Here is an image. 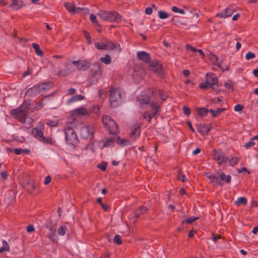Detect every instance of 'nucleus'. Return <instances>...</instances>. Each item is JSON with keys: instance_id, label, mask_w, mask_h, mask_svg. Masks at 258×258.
I'll return each instance as SVG.
<instances>
[{"instance_id": "60", "label": "nucleus", "mask_w": 258, "mask_h": 258, "mask_svg": "<svg viewBox=\"0 0 258 258\" xmlns=\"http://www.w3.org/2000/svg\"><path fill=\"white\" fill-rule=\"evenodd\" d=\"M138 210L140 212L141 214H144L147 212L148 209L146 207L141 206Z\"/></svg>"}, {"instance_id": "5", "label": "nucleus", "mask_w": 258, "mask_h": 258, "mask_svg": "<svg viewBox=\"0 0 258 258\" xmlns=\"http://www.w3.org/2000/svg\"><path fill=\"white\" fill-rule=\"evenodd\" d=\"M150 105L152 106V109L150 113L146 112L144 114V117L148 122H150L152 117L155 116L159 111H160V105L158 102L156 100H152L150 103Z\"/></svg>"}, {"instance_id": "34", "label": "nucleus", "mask_w": 258, "mask_h": 258, "mask_svg": "<svg viewBox=\"0 0 258 258\" xmlns=\"http://www.w3.org/2000/svg\"><path fill=\"white\" fill-rule=\"evenodd\" d=\"M200 88L202 89H207L208 88H214V86L212 85L206 79V81L205 82L202 83L200 84Z\"/></svg>"}, {"instance_id": "53", "label": "nucleus", "mask_w": 258, "mask_h": 258, "mask_svg": "<svg viewBox=\"0 0 258 258\" xmlns=\"http://www.w3.org/2000/svg\"><path fill=\"white\" fill-rule=\"evenodd\" d=\"M107 165V162H102L100 164L97 165V167L102 171H105Z\"/></svg>"}, {"instance_id": "28", "label": "nucleus", "mask_w": 258, "mask_h": 258, "mask_svg": "<svg viewBox=\"0 0 258 258\" xmlns=\"http://www.w3.org/2000/svg\"><path fill=\"white\" fill-rule=\"evenodd\" d=\"M197 111L202 117H204L208 114L210 110L205 107H199L197 108Z\"/></svg>"}, {"instance_id": "14", "label": "nucleus", "mask_w": 258, "mask_h": 258, "mask_svg": "<svg viewBox=\"0 0 258 258\" xmlns=\"http://www.w3.org/2000/svg\"><path fill=\"white\" fill-rule=\"evenodd\" d=\"M81 135L85 139L91 138L93 136V128L88 126H84L81 130Z\"/></svg>"}, {"instance_id": "19", "label": "nucleus", "mask_w": 258, "mask_h": 258, "mask_svg": "<svg viewBox=\"0 0 258 258\" xmlns=\"http://www.w3.org/2000/svg\"><path fill=\"white\" fill-rule=\"evenodd\" d=\"M64 7L68 11L72 13H78L82 10L80 8H76L74 4L71 3H64Z\"/></svg>"}, {"instance_id": "21", "label": "nucleus", "mask_w": 258, "mask_h": 258, "mask_svg": "<svg viewBox=\"0 0 258 258\" xmlns=\"http://www.w3.org/2000/svg\"><path fill=\"white\" fill-rule=\"evenodd\" d=\"M106 50H113L116 49L119 52L121 51L120 46L117 43H114L112 41L106 42Z\"/></svg>"}, {"instance_id": "32", "label": "nucleus", "mask_w": 258, "mask_h": 258, "mask_svg": "<svg viewBox=\"0 0 258 258\" xmlns=\"http://www.w3.org/2000/svg\"><path fill=\"white\" fill-rule=\"evenodd\" d=\"M85 97L82 95H77L73 96L72 98L68 100V103H71L73 102H76L78 101H80L83 100Z\"/></svg>"}, {"instance_id": "49", "label": "nucleus", "mask_w": 258, "mask_h": 258, "mask_svg": "<svg viewBox=\"0 0 258 258\" xmlns=\"http://www.w3.org/2000/svg\"><path fill=\"white\" fill-rule=\"evenodd\" d=\"M178 175L177 176V178L178 180H181L182 182H185L187 180V179L186 178L184 175L181 174V170H178Z\"/></svg>"}, {"instance_id": "6", "label": "nucleus", "mask_w": 258, "mask_h": 258, "mask_svg": "<svg viewBox=\"0 0 258 258\" xmlns=\"http://www.w3.org/2000/svg\"><path fill=\"white\" fill-rule=\"evenodd\" d=\"M28 110H25L22 107L13 109L11 111V114L15 118H17L20 121L24 123L26 121Z\"/></svg>"}, {"instance_id": "11", "label": "nucleus", "mask_w": 258, "mask_h": 258, "mask_svg": "<svg viewBox=\"0 0 258 258\" xmlns=\"http://www.w3.org/2000/svg\"><path fill=\"white\" fill-rule=\"evenodd\" d=\"M89 115V111L87 110L86 108L81 107L78 108L72 111V117L73 120H75L74 116L75 115L78 116H88Z\"/></svg>"}, {"instance_id": "58", "label": "nucleus", "mask_w": 258, "mask_h": 258, "mask_svg": "<svg viewBox=\"0 0 258 258\" xmlns=\"http://www.w3.org/2000/svg\"><path fill=\"white\" fill-rule=\"evenodd\" d=\"M35 129L36 130L35 137L39 140V139L41 138L44 136L43 132L41 130H37L36 128H35Z\"/></svg>"}, {"instance_id": "23", "label": "nucleus", "mask_w": 258, "mask_h": 258, "mask_svg": "<svg viewBox=\"0 0 258 258\" xmlns=\"http://www.w3.org/2000/svg\"><path fill=\"white\" fill-rule=\"evenodd\" d=\"M173 24L180 28H183L187 26V24L182 20L179 19L177 16L173 17L171 20Z\"/></svg>"}, {"instance_id": "37", "label": "nucleus", "mask_w": 258, "mask_h": 258, "mask_svg": "<svg viewBox=\"0 0 258 258\" xmlns=\"http://www.w3.org/2000/svg\"><path fill=\"white\" fill-rule=\"evenodd\" d=\"M32 47L35 49L36 53L40 56H42L43 55V52L40 49L39 46L38 44L33 43L32 44Z\"/></svg>"}, {"instance_id": "59", "label": "nucleus", "mask_w": 258, "mask_h": 258, "mask_svg": "<svg viewBox=\"0 0 258 258\" xmlns=\"http://www.w3.org/2000/svg\"><path fill=\"white\" fill-rule=\"evenodd\" d=\"M255 144V142L253 141H252L251 139H250V140L249 141V142L245 144L244 147L246 149H248L250 147L253 146Z\"/></svg>"}, {"instance_id": "18", "label": "nucleus", "mask_w": 258, "mask_h": 258, "mask_svg": "<svg viewBox=\"0 0 258 258\" xmlns=\"http://www.w3.org/2000/svg\"><path fill=\"white\" fill-rule=\"evenodd\" d=\"M197 128L198 131L203 136L207 135L210 130L208 125L206 123L197 124Z\"/></svg>"}, {"instance_id": "42", "label": "nucleus", "mask_w": 258, "mask_h": 258, "mask_svg": "<svg viewBox=\"0 0 258 258\" xmlns=\"http://www.w3.org/2000/svg\"><path fill=\"white\" fill-rule=\"evenodd\" d=\"M199 219L198 217H190L185 219L184 221L182 222V225H183L184 223H189L190 224L196 221V220H198Z\"/></svg>"}, {"instance_id": "13", "label": "nucleus", "mask_w": 258, "mask_h": 258, "mask_svg": "<svg viewBox=\"0 0 258 258\" xmlns=\"http://www.w3.org/2000/svg\"><path fill=\"white\" fill-rule=\"evenodd\" d=\"M40 93L39 86L38 85H36L28 89L25 94L29 97H34L37 96Z\"/></svg>"}, {"instance_id": "35", "label": "nucleus", "mask_w": 258, "mask_h": 258, "mask_svg": "<svg viewBox=\"0 0 258 258\" xmlns=\"http://www.w3.org/2000/svg\"><path fill=\"white\" fill-rule=\"evenodd\" d=\"M40 142H43L44 144L52 145L53 144V142L52 138L49 136L44 137V136L39 140Z\"/></svg>"}, {"instance_id": "61", "label": "nucleus", "mask_w": 258, "mask_h": 258, "mask_svg": "<svg viewBox=\"0 0 258 258\" xmlns=\"http://www.w3.org/2000/svg\"><path fill=\"white\" fill-rule=\"evenodd\" d=\"M90 19L93 23H94V24L98 23V21L96 19V16L94 14H90Z\"/></svg>"}, {"instance_id": "36", "label": "nucleus", "mask_w": 258, "mask_h": 258, "mask_svg": "<svg viewBox=\"0 0 258 258\" xmlns=\"http://www.w3.org/2000/svg\"><path fill=\"white\" fill-rule=\"evenodd\" d=\"M3 246L0 248V253L4 251H9L10 250V246L8 243L5 240H3Z\"/></svg>"}, {"instance_id": "30", "label": "nucleus", "mask_w": 258, "mask_h": 258, "mask_svg": "<svg viewBox=\"0 0 258 258\" xmlns=\"http://www.w3.org/2000/svg\"><path fill=\"white\" fill-rule=\"evenodd\" d=\"M140 128V126L137 125L135 127L132 131L130 134V137L133 140H135L138 139L140 136V132L138 134L137 133V131Z\"/></svg>"}, {"instance_id": "40", "label": "nucleus", "mask_w": 258, "mask_h": 258, "mask_svg": "<svg viewBox=\"0 0 258 258\" xmlns=\"http://www.w3.org/2000/svg\"><path fill=\"white\" fill-rule=\"evenodd\" d=\"M100 60L106 64H109L111 62V57L108 54H106L104 57H101Z\"/></svg>"}, {"instance_id": "44", "label": "nucleus", "mask_w": 258, "mask_h": 258, "mask_svg": "<svg viewBox=\"0 0 258 258\" xmlns=\"http://www.w3.org/2000/svg\"><path fill=\"white\" fill-rule=\"evenodd\" d=\"M158 16L160 19H165L168 18V17L169 16V14L168 13L164 12L163 11H159L158 12Z\"/></svg>"}, {"instance_id": "4", "label": "nucleus", "mask_w": 258, "mask_h": 258, "mask_svg": "<svg viewBox=\"0 0 258 258\" xmlns=\"http://www.w3.org/2000/svg\"><path fill=\"white\" fill-rule=\"evenodd\" d=\"M65 139L67 143L70 145L77 144L78 142L75 131L70 127L65 129Z\"/></svg>"}, {"instance_id": "51", "label": "nucleus", "mask_w": 258, "mask_h": 258, "mask_svg": "<svg viewBox=\"0 0 258 258\" xmlns=\"http://www.w3.org/2000/svg\"><path fill=\"white\" fill-rule=\"evenodd\" d=\"M66 226H62L58 229V233L60 236H63L66 232Z\"/></svg>"}, {"instance_id": "26", "label": "nucleus", "mask_w": 258, "mask_h": 258, "mask_svg": "<svg viewBox=\"0 0 258 258\" xmlns=\"http://www.w3.org/2000/svg\"><path fill=\"white\" fill-rule=\"evenodd\" d=\"M224 177H225V174L223 172H222L220 176L215 175L214 183H216L218 185L222 186L223 185V181L224 180Z\"/></svg>"}, {"instance_id": "38", "label": "nucleus", "mask_w": 258, "mask_h": 258, "mask_svg": "<svg viewBox=\"0 0 258 258\" xmlns=\"http://www.w3.org/2000/svg\"><path fill=\"white\" fill-rule=\"evenodd\" d=\"M226 109L225 108H219L216 111L214 110L213 109H210V112L211 113L212 116L216 117L219 114L222 113Z\"/></svg>"}, {"instance_id": "7", "label": "nucleus", "mask_w": 258, "mask_h": 258, "mask_svg": "<svg viewBox=\"0 0 258 258\" xmlns=\"http://www.w3.org/2000/svg\"><path fill=\"white\" fill-rule=\"evenodd\" d=\"M72 64H73L71 60H69L68 61L65 62V69L58 71L56 75L59 77H66L69 75L72 72L75 71Z\"/></svg>"}, {"instance_id": "43", "label": "nucleus", "mask_w": 258, "mask_h": 258, "mask_svg": "<svg viewBox=\"0 0 258 258\" xmlns=\"http://www.w3.org/2000/svg\"><path fill=\"white\" fill-rule=\"evenodd\" d=\"M31 105V101L30 100L24 101L22 104L20 106L25 110H27Z\"/></svg>"}, {"instance_id": "17", "label": "nucleus", "mask_w": 258, "mask_h": 258, "mask_svg": "<svg viewBox=\"0 0 258 258\" xmlns=\"http://www.w3.org/2000/svg\"><path fill=\"white\" fill-rule=\"evenodd\" d=\"M150 70L158 74L161 75L162 74L161 64L158 62H153L150 66Z\"/></svg>"}, {"instance_id": "31", "label": "nucleus", "mask_w": 258, "mask_h": 258, "mask_svg": "<svg viewBox=\"0 0 258 258\" xmlns=\"http://www.w3.org/2000/svg\"><path fill=\"white\" fill-rule=\"evenodd\" d=\"M234 203L237 206H240L241 205H246L247 203V200L245 198L242 197L238 198Z\"/></svg>"}, {"instance_id": "33", "label": "nucleus", "mask_w": 258, "mask_h": 258, "mask_svg": "<svg viewBox=\"0 0 258 258\" xmlns=\"http://www.w3.org/2000/svg\"><path fill=\"white\" fill-rule=\"evenodd\" d=\"M54 93H52V94H49V95H48L46 96H45L44 97H43L39 101V102L38 103V105L37 106H36V108H37V110H39V109H40L41 108H43V106H44V104H43V101L46 99H48L49 98V97H51L52 96H53L54 95Z\"/></svg>"}, {"instance_id": "55", "label": "nucleus", "mask_w": 258, "mask_h": 258, "mask_svg": "<svg viewBox=\"0 0 258 258\" xmlns=\"http://www.w3.org/2000/svg\"><path fill=\"white\" fill-rule=\"evenodd\" d=\"M99 107L98 106H93L90 109V113L94 112L95 113H97L99 112Z\"/></svg>"}, {"instance_id": "12", "label": "nucleus", "mask_w": 258, "mask_h": 258, "mask_svg": "<svg viewBox=\"0 0 258 258\" xmlns=\"http://www.w3.org/2000/svg\"><path fill=\"white\" fill-rule=\"evenodd\" d=\"M212 59H214L215 61L213 62V65L217 66L219 68H220L222 71L224 72L225 71H228L229 70L228 66L226 64H223V61L222 60H221L220 62H218L219 58L215 54H212Z\"/></svg>"}, {"instance_id": "2", "label": "nucleus", "mask_w": 258, "mask_h": 258, "mask_svg": "<svg viewBox=\"0 0 258 258\" xmlns=\"http://www.w3.org/2000/svg\"><path fill=\"white\" fill-rule=\"evenodd\" d=\"M97 15L102 20L106 21L119 23L121 20V16L115 11L107 12L105 11H100Z\"/></svg>"}, {"instance_id": "22", "label": "nucleus", "mask_w": 258, "mask_h": 258, "mask_svg": "<svg viewBox=\"0 0 258 258\" xmlns=\"http://www.w3.org/2000/svg\"><path fill=\"white\" fill-rule=\"evenodd\" d=\"M206 79L213 86L218 83V78L213 73H207Z\"/></svg>"}, {"instance_id": "47", "label": "nucleus", "mask_w": 258, "mask_h": 258, "mask_svg": "<svg viewBox=\"0 0 258 258\" xmlns=\"http://www.w3.org/2000/svg\"><path fill=\"white\" fill-rule=\"evenodd\" d=\"M239 160L240 159L238 157H233L229 160V162L231 166H233L237 164L239 162Z\"/></svg>"}, {"instance_id": "16", "label": "nucleus", "mask_w": 258, "mask_h": 258, "mask_svg": "<svg viewBox=\"0 0 258 258\" xmlns=\"http://www.w3.org/2000/svg\"><path fill=\"white\" fill-rule=\"evenodd\" d=\"M234 12V10L231 7H229L225 9L223 12L217 13L216 16L220 18H226L231 16Z\"/></svg>"}, {"instance_id": "56", "label": "nucleus", "mask_w": 258, "mask_h": 258, "mask_svg": "<svg viewBox=\"0 0 258 258\" xmlns=\"http://www.w3.org/2000/svg\"><path fill=\"white\" fill-rule=\"evenodd\" d=\"M255 57V55L252 52H248L246 54L245 58L246 60H249L251 58H253Z\"/></svg>"}, {"instance_id": "24", "label": "nucleus", "mask_w": 258, "mask_h": 258, "mask_svg": "<svg viewBox=\"0 0 258 258\" xmlns=\"http://www.w3.org/2000/svg\"><path fill=\"white\" fill-rule=\"evenodd\" d=\"M37 85L39 86L40 93L48 91L53 87L52 83L50 82L41 83Z\"/></svg>"}, {"instance_id": "39", "label": "nucleus", "mask_w": 258, "mask_h": 258, "mask_svg": "<svg viewBox=\"0 0 258 258\" xmlns=\"http://www.w3.org/2000/svg\"><path fill=\"white\" fill-rule=\"evenodd\" d=\"M30 150L27 149H21V148H20V149L16 148L14 150V152L16 155H20V154H22V153H24L26 154H28L30 153Z\"/></svg>"}, {"instance_id": "41", "label": "nucleus", "mask_w": 258, "mask_h": 258, "mask_svg": "<svg viewBox=\"0 0 258 258\" xmlns=\"http://www.w3.org/2000/svg\"><path fill=\"white\" fill-rule=\"evenodd\" d=\"M58 120H52L51 119H48L46 120V124L51 127L56 126L58 124Z\"/></svg>"}, {"instance_id": "10", "label": "nucleus", "mask_w": 258, "mask_h": 258, "mask_svg": "<svg viewBox=\"0 0 258 258\" xmlns=\"http://www.w3.org/2000/svg\"><path fill=\"white\" fill-rule=\"evenodd\" d=\"M213 152L214 158L218 161V163L219 165L226 163L228 161V157L224 152L221 151L218 152L216 150H214Z\"/></svg>"}, {"instance_id": "8", "label": "nucleus", "mask_w": 258, "mask_h": 258, "mask_svg": "<svg viewBox=\"0 0 258 258\" xmlns=\"http://www.w3.org/2000/svg\"><path fill=\"white\" fill-rule=\"evenodd\" d=\"M72 64L75 65L79 71H84L88 70L91 66V63L87 60H79L72 61Z\"/></svg>"}, {"instance_id": "20", "label": "nucleus", "mask_w": 258, "mask_h": 258, "mask_svg": "<svg viewBox=\"0 0 258 258\" xmlns=\"http://www.w3.org/2000/svg\"><path fill=\"white\" fill-rule=\"evenodd\" d=\"M151 98L148 95H140L137 97V101L141 105H146L150 102Z\"/></svg>"}, {"instance_id": "3", "label": "nucleus", "mask_w": 258, "mask_h": 258, "mask_svg": "<svg viewBox=\"0 0 258 258\" xmlns=\"http://www.w3.org/2000/svg\"><path fill=\"white\" fill-rule=\"evenodd\" d=\"M102 122L105 128L111 134H116L118 126L114 120L108 115H104L102 118Z\"/></svg>"}, {"instance_id": "9", "label": "nucleus", "mask_w": 258, "mask_h": 258, "mask_svg": "<svg viewBox=\"0 0 258 258\" xmlns=\"http://www.w3.org/2000/svg\"><path fill=\"white\" fill-rule=\"evenodd\" d=\"M93 68L91 70L90 72V76L93 78H99L100 77L102 73L101 69V66L100 63L99 62H95L93 64ZM97 78L95 80V82H97Z\"/></svg>"}, {"instance_id": "52", "label": "nucleus", "mask_w": 258, "mask_h": 258, "mask_svg": "<svg viewBox=\"0 0 258 258\" xmlns=\"http://www.w3.org/2000/svg\"><path fill=\"white\" fill-rule=\"evenodd\" d=\"M113 242L114 243L118 245H120L122 243L121 237L119 235H115L113 238Z\"/></svg>"}, {"instance_id": "46", "label": "nucleus", "mask_w": 258, "mask_h": 258, "mask_svg": "<svg viewBox=\"0 0 258 258\" xmlns=\"http://www.w3.org/2000/svg\"><path fill=\"white\" fill-rule=\"evenodd\" d=\"M48 236L52 241H55L56 238V235L55 231H53L51 229V232L48 234Z\"/></svg>"}, {"instance_id": "64", "label": "nucleus", "mask_w": 258, "mask_h": 258, "mask_svg": "<svg viewBox=\"0 0 258 258\" xmlns=\"http://www.w3.org/2000/svg\"><path fill=\"white\" fill-rule=\"evenodd\" d=\"M185 47L187 50H190L192 51L193 52H197L198 49L191 46L189 44H186Z\"/></svg>"}, {"instance_id": "29", "label": "nucleus", "mask_w": 258, "mask_h": 258, "mask_svg": "<svg viewBox=\"0 0 258 258\" xmlns=\"http://www.w3.org/2000/svg\"><path fill=\"white\" fill-rule=\"evenodd\" d=\"M152 93L153 97H155L156 95H157L158 94L159 95V96L160 97L161 99L162 100L160 103V104H161L163 101H165L166 99V96L164 94V92L162 91L159 90L158 92L153 91L152 92Z\"/></svg>"}, {"instance_id": "15", "label": "nucleus", "mask_w": 258, "mask_h": 258, "mask_svg": "<svg viewBox=\"0 0 258 258\" xmlns=\"http://www.w3.org/2000/svg\"><path fill=\"white\" fill-rule=\"evenodd\" d=\"M137 56L139 59L145 63H149L151 60L150 54L145 51H139L137 53Z\"/></svg>"}, {"instance_id": "54", "label": "nucleus", "mask_w": 258, "mask_h": 258, "mask_svg": "<svg viewBox=\"0 0 258 258\" xmlns=\"http://www.w3.org/2000/svg\"><path fill=\"white\" fill-rule=\"evenodd\" d=\"M205 175L208 178H209L212 183L214 182V179L215 177V175L212 174L210 172H206L205 173Z\"/></svg>"}, {"instance_id": "50", "label": "nucleus", "mask_w": 258, "mask_h": 258, "mask_svg": "<svg viewBox=\"0 0 258 258\" xmlns=\"http://www.w3.org/2000/svg\"><path fill=\"white\" fill-rule=\"evenodd\" d=\"M95 46L97 47L98 49L106 50V43H101L97 42L95 43Z\"/></svg>"}, {"instance_id": "48", "label": "nucleus", "mask_w": 258, "mask_h": 258, "mask_svg": "<svg viewBox=\"0 0 258 258\" xmlns=\"http://www.w3.org/2000/svg\"><path fill=\"white\" fill-rule=\"evenodd\" d=\"M114 142V139H108L104 143L103 147L112 146L113 145Z\"/></svg>"}, {"instance_id": "1", "label": "nucleus", "mask_w": 258, "mask_h": 258, "mask_svg": "<svg viewBox=\"0 0 258 258\" xmlns=\"http://www.w3.org/2000/svg\"><path fill=\"white\" fill-rule=\"evenodd\" d=\"M123 93L119 88L113 89L109 90L110 105L112 108L119 106L122 102Z\"/></svg>"}, {"instance_id": "57", "label": "nucleus", "mask_w": 258, "mask_h": 258, "mask_svg": "<svg viewBox=\"0 0 258 258\" xmlns=\"http://www.w3.org/2000/svg\"><path fill=\"white\" fill-rule=\"evenodd\" d=\"M172 10L174 12L179 13L181 14H184L185 13V12L184 10L179 9L177 7H175V6H174L172 8Z\"/></svg>"}, {"instance_id": "62", "label": "nucleus", "mask_w": 258, "mask_h": 258, "mask_svg": "<svg viewBox=\"0 0 258 258\" xmlns=\"http://www.w3.org/2000/svg\"><path fill=\"white\" fill-rule=\"evenodd\" d=\"M244 108V106L241 104H237L234 107V110L235 111H240Z\"/></svg>"}, {"instance_id": "63", "label": "nucleus", "mask_w": 258, "mask_h": 258, "mask_svg": "<svg viewBox=\"0 0 258 258\" xmlns=\"http://www.w3.org/2000/svg\"><path fill=\"white\" fill-rule=\"evenodd\" d=\"M183 110L184 112V113L187 116H189L190 114V108L184 106L183 107Z\"/></svg>"}, {"instance_id": "27", "label": "nucleus", "mask_w": 258, "mask_h": 258, "mask_svg": "<svg viewBox=\"0 0 258 258\" xmlns=\"http://www.w3.org/2000/svg\"><path fill=\"white\" fill-rule=\"evenodd\" d=\"M36 185L33 180H30L27 183V190L30 193H32L36 189Z\"/></svg>"}, {"instance_id": "45", "label": "nucleus", "mask_w": 258, "mask_h": 258, "mask_svg": "<svg viewBox=\"0 0 258 258\" xmlns=\"http://www.w3.org/2000/svg\"><path fill=\"white\" fill-rule=\"evenodd\" d=\"M116 142L118 144L121 146H125L127 145L128 141L126 140L121 139L120 137H117L116 138Z\"/></svg>"}, {"instance_id": "25", "label": "nucleus", "mask_w": 258, "mask_h": 258, "mask_svg": "<svg viewBox=\"0 0 258 258\" xmlns=\"http://www.w3.org/2000/svg\"><path fill=\"white\" fill-rule=\"evenodd\" d=\"M12 3L11 7H14L16 10L20 9L23 7L25 4L22 0H11Z\"/></svg>"}]
</instances>
